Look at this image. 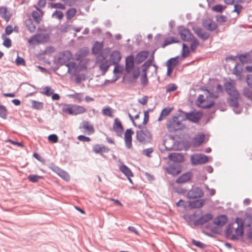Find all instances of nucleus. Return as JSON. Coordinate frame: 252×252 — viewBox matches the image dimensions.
<instances>
[{"label": "nucleus", "mask_w": 252, "mask_h": 252, "mask_svg": "<svg viewBox=\"0 0 252 252\" xmlns=\"http://www.w3.org/2000/svg\"><path fill=\"white\" fill-rule=\"evenodd\" d=\"M244 233V226L242 220L237 218L235 222L230 223L225 230V235L227 238L236 240L242 236Z\"/></svg>", "instance_id": "f257e3e1"}, {"label": "nucleus", "mask_w": 252, "mask_h": 252, "mask_svg": "<svg viewBox=\"0 0 252 252\" xmlns=\"http://www.w3.org/2000/svg\"><path fill=\"white\" fill-rule=\"evenodd\" d=\"M167 127L170 132L182 130L185 128V125L178 117H173L168 120Z\"/></svg>", "instance_id": "f03ea898"}, {"label": "nucleus", "mask_w": 252, "mask_h": 252, "mask_svg": "<svg viewBox=\"0 0 252 252\" xmlns=\"http://www.w3.org/2000/svg\"><path fill=\"white\" fill-rule=\"evenodd\" d=\"M65 65L67 67L68 72L74 75H77L81 71L86 70L87 68L86 66L82 63H80L78 65H76L75 63L70 62L66 63Z\"/></svg>", "instance_id": "7ed1b4c3"}, {"label": "nucleus", "mask_w": 252, "mask_h": 252, "mask_svg": "<svg viewBox=\"0 0 252 252\" xmlns=\"http://www.w3.org/2000/svg\"><path fill=\"white\" fill-rule=\"evenodd\" d=\"M106 56L103 53H101L97 57L96 61L97 63H99V67L100 70L102 72L103 74H104L108 70L110 64L108 61L106 60Z\"/></svg>", "instance_id": "20e7f679"}, {"label": "nucleus", "mask_w": 252, "mask_h": 252, "mask_svg": "<svg viewBox=\"0 0 252 252\" xmlns=\"http://www.w3.org/2000/svg\"><path fill=\"white\" fill-rule=\"evenodd\" d=\"M136 138L140 142L145 144L150 142L152 135L146 129L140 130L136 132Z\"/></svg>", "instance_id": "39448f33"}, {"label": "nucleus", "mask_w": 252, "mask_h": 252, "mask_svg": "<svg viewBox=\"0 0 252 252\" xmlns=\"http://www.w3.org/2000/svg\"><path fill=\"white\" fill-rule=\"evenodd\" d=\"M196 105L202 108H209L211 107L214 104V102L209 99L205 98L202 94H200L196 101Z\"/></svg>", "instance_id": "423d86ee"}, {"label": "nucleus", "mask_w": 252, "mask_h": 252, "mask_svg": "<svg viewBox=\"0 0 252 252\" xmlns=\"http://www.w3.org/2000/svg\"><path fill=\"white\" fill-rule=\"evenodd\" d=\"M236 83L234 81L226 82L224 85L225 89L230 96H238V92L235 88Z\"/></svg>", "instance_id": "0eeeda50"}, {"label": "nucleus", "mask_w": 252, "mask_h": 252, "mask_svg": "<svg viewBox=\"0 0 252 252\" xmlns=\"http://www.w3.org/2000/svg\"><path fill=\"white\" fill-rule=\"evenodd\" d=\"M133 134L134 131L131 129H127L124 133V140L127 149L132 147V135Z\"/></svg>", "instance_id": "6e6552de"}, {"label": "nucleus", "mask_w": 252, "mask_h": 252, "mask_svg": "<svg viewBox=\"0 0 252 252\" xmlns=\"http://www.w3.org/2000/svg\"><path fill=\"white\" fill-rule=\"evenodd\" d=\"M181 38L184 41H191L194 39L193 35L187 29H181L179 31Z\"/></svg>", "instance_id": "1a4fd4ad"}, {"label": "nucleus", "mask_w": 252, "mask_h": 252, "mask_svg": "<svg viewBox=\"0 0 252 252\" xmlns=\"http://www.w3.org/2000/svg\"><path fill=\"white\" fill-rule=\"evenodd\" d=\"M202 26L204 28L210 31H213L217 28V24L209 18H207L203 21Z\"/></svg>", "instance_id": "9d476101"}, {"label": "nucleus", "mask_w": 252, "mask_h": 252, "mask_svg": "<svg viewBox=\"0 0 252 252\" xmlns=\"http://www.w3.org/2000/svg\"><path fill=\"white\" fill-rule=\"evenodd\" d=\"M203 195V191L198 188L189 190L187 194L188 198L191 199L200 198L202 197Z\"/></svg>", "instance_id": "9b49d317"}, {"label": "nucleus", "mask_w": 252, "mask_h": 252, "mask_svg": "<svg viewBox=\"0 0 252 252\" xmlns=\"http://www.w3.org/2000/svg\"><path fill=\"white\" fill-rule=\"evenodd\" d=\"M191 161L194 164H204L208 162V157L205 155H197L192 156Z\"/></svg>", "instance_id": "f8f14e48"}, {"label": "nucleus", "mask_w": 252, "mask_h": 252, "mask_svg": "<svg viewBox=\"0 0 252 252\" xmlns=\"http://www.w3.org/2000/svg\"><path fill=\"white\" fill-rule=\"evenodd\" d=\"M212 219L213 216L212 214L210 213H207L202 215L198 219L195 220L193 223L195 225H202L212 220Z\"/></svg>", "instance_id": "ddd939ff"}, {"label": "nucleus", "mask_w": 252, "mask_h": 252, "mask_svg": "<svg viewBox=\"0 0 252 252\" xmlns=\"http://www.w3.org/2000/svg\"><path fill=\"white\" fill-rule=\"evenodd\" d=\"M113 128L118 136H121L122 135L124 131L123 126L121 121L117 118L114 120Z\"/></svg>", "instance_id": "4468645a"}, {"label": "nucleus", "mask_w": 252, "mask_h": 252, "mask_svg": "<svg viewBox=\"0 0 252 252\" xmlns=\"http://www.w3.org/2000/svg\"><path fill=\"white\" fill-rule=\"evenodd\" d=\"M121 59V55L120 52L118 51H113L110 55V63L114 65L118 64Z\"/></svg>", "instance_id": "2eb2a0df"}, {"label": "nucleus", "mask_w": 252, "mask_h": 252, "mask_svg": "<svg viewBox=\"0 0 252 252\" xmlns=\"http://www.w3.org/2000/svg\"><path fill=\"white\" fill-rule=\"evenodd\" d=\"M192 173L191 172H188L178 178L176 180V183L178 184H183L189 181L192 177Z\"/></svg>", "instance_id": "dca6fc26"}, {"label": "nucleus", "mask_w": 252, "mask_h": 252, "mask_svg": "<svg viewBox=\"0 0 252 252\" xmlns=\"http://www.w3.org/2000/svg\"><path fill=\"white\" fill-rule=\"evenodd\" d=\"M119 169L127 177L129 181L132 183V180L130 178L133 176V174L131 170L124 164H122L120 165Z\"/></svg>", "instance_id": "f3484780"}, {"label": "nucleus", "mask_w": 252, "mask_h": 252, "mask_svg": "<svg viewBox=\"0 0 252 252\" xmlns=\"http://www.w3.org/2000/svg\"><path fill=\"white\" fill-rule=\"evenodd\" d=\"M34 7L36 8V11H33L32 13V16L33 17L34 21L36 23H40L41 21V18L43 16V11L39 9L36 6H34Z\"/></svg>", "instance_id": "a211bd4d"}, {"label": "nucleus", "mask_w": 252, "mask_h": 252, "mask_svg": "<svg viewBox=\"0 0 252 252\" xmlns=\"http://www.w3.org/2000/svg\"><path fill=\"white\" fill-rule=\"evenodd\" d=\"M204 202L203 199L190 201L188 202V207L190 209L199 208L203 206Z\"/></svg>", "instance_id": "6ab92c4d"}, {"label": "nucleus", "mask_w": 252, "mask_h": 252, "mask_svg": "<svg viewBox=\"0 0 252 252\" xmlns=\"http://www.w3.org/2000/svg\"><path fill=\"white\" fill-rule=\"evenodd\" d=\"M134 58L132 56H128L126 60V69L127 72L130 73L133 69Z\"/></svg>", "instance_id": "aec40b11"}, {"label": "nucleus", "mask_w": 252, "mask_h": 252, "mask_svg": "<svg viewBox=\"0 0 252 252\" xmlns=\"http://www.w3.org/2000/svg\"><path fill=\"white\" fill-rule=\"evenodd\" d=\"M167 172L173 176H176L181 172V168L178 165H170L166 168Z\"/></svg>", "instance_id": "412c9836"}, {"label": "nucleus", "mask_w": 252, "mask_h": 252, "mask_svg": "<svg viewBox=\"0 0 252 252\" xmlns=\"http://www.w3.org/2000/svg\"><path fill=\"white\" fill-rule=\"evenodd\" d=\"M93 151L96 154H100L101 155H102L103 153L108 152L109 149L104 146L96 144L93 147Z\"/></svg>", "instance_id": "4be33fe9"}, {"label": "nucleus", "mask_w": 252, "mask_h": 252, "mask_svg": "<svg viewBox=\"0 0 252 252\" xmlns=\"http://www.w3.org/2000/svg\"><path fill=\"white\" fill-rule=\"evenodd\" d=\"M186 119L192 122H197L201 118V115L199 113H189L186 115Z\"/></svg>", "instance_id": "5701e85b"}, {"label": "nucleus", "mask_w": 252, "mask_h": 252, "mask_svg": "<svg viewBox=\"0 0 252 252\" xmlns=\"http://www.w3.org/2000/svg\"><path fill=\"white\" fill-rule=\"evenodd\" d=\"M205 140V135L204 134H198L195 135L192 139V145L195 146H200Z\"/></svg>", "instance_id": "b1692460"}, {"label": "nucleus", "mask_w": 252, "mask_h": 252, "mask_svg": "<svg viewBox=\"0 0 252 252\" xmlns=\"http://www.w3.org/2000/svg\"><path fill=\"white\" fill-rule=\"evenodd\" d=\"M227 221V218L225 215L218 216L214 220L215 224L219 226H223Z\"/></svg>", "instance_id": "393cba45"}, {"label": "nucleus", "mask_w": 252, "mask_h": 252, "mask_svg": "<svg viewBox=\"0 0 252 252\" xmlns=\"http://www.w3.org/2000/svg\"><path fill=\"white\" fill-rule=\"evenodd\" d=\"M103 46V42H95L92 48V53L94 55L99 54L101 51Z\"/></svg>", "instance_id": "a878e982"}, {"label": "nucleus", "mask_w": 252, "mask_h": 252, "mask_svg": "<svg viewBox=\"0 0 252 252\" xmlns=\"http://www.w3.org/2000/svg\"><path fill=\"white\" fill-rule=\"evenodd\" d=\"M170 160L177 162H183L184 160L183 156L179 153H172L168 156Z\"/></svg>", "instance_id": "bb28decb"}, {"label": "nucleus", "mask_w": 252, "mask_h": 252, "mask_svg": "<svg viewBox=\"0 0 252 252\" xmlns=\"http://www.w3.org/2000/svg\"><path fill=\"white\" fill-rule=\"evenodd\" d=\"M194 32L198 37L203 40H206L209 37V34L200 28H195L193 29Z\"/></svg>", "instance_id": "cd10ccee"}, {"label": "nucleus", "mask_w": 252, "mask_h": 252, "mask_svg": "<svg viewBox=\"0 0 252 252\" xmlns=\"http://www.w3.org/2000/svg\"><path fill=\"white\" fill-rule=\"evenodd\" d=\"M148 55L149 52L148 51H141L136 55L135 60L137 63H141L148 57Z\"/></svg>", "instance_id": "c85d7f7f"}, {"label": "nucleus", "mask_w": 252, "mask_h": 252, "mask_svg": "<svg viewBox=\"0 0 252 252\" xmlns=\"http://www.w3.org/2000/svg\"><path fill=\"white\" fill-rule=\"evenodd\" d=\"M209 96L213 98H217L220 93L223 92V87L220 85H218L216 87V91L213 92H211V90H207Z\"/></svg>", "instance_id": "c756f323"}, {"label": "nucleus", "mask_w": 252, "mask_h": 252, "mask_svg": "<svg viewBox=\"0 0 252 252\" xmlns=\"http://www.w3.org/2000/svg\"><path fill=\"white\" fill-rule=\"evenodd\" d=\"M82 127L86 130L88 134H92L94 132V129L93 126L91 125L88 122H83Z\"/></svg>", "instance_id": "7c9ffc66"}, {"label": "nucleus", "mask_w": 252, "mask_h": 252, "mask_svg": "<svg viewBox=\"0 0 252 252\" xmlns=\"http://www.w3.org/2000/svg\"><path fill=\"white\" fill-rule=\"evenodd\" d=\"M86 111V109L83 106L73 104V115H77L84 113Z\"/></svg>", "instance_id": "2f4dec72"}, {"label": "nucleus", "mask_w": 252, "mask_h": 252, "mask_svg": "<svg viewBox=\"0 0 252 252\" xmlns=\"http://www.w3.org/2000/svg\"><path fill=\"white\" fill-rule=\"evenodd\" d=\"M231 98H229L227 100L230 106L236 108L238 107V99L240 97V94L238 93V96H230Z\"/></svg>", "instance_id": "473e14b6"}, {"label": "nucleus", "mask_w": 252, "mask_h": 252, "mask_svg": "<svg viewBox=\"0 0 252 252\" xmlns=\"http://www.w3.org/2000/svg\"><path fill=\"white\" fill-rule=\"evenodd\" d=\"M72 58V55L70 51H65L62 54L60 60L65 63L70 61Z\"/></svg>", "instance_id": "72a5a7b5"}, {"label": "nucleus", "mask_w": 252, "mask_h": 252, "mask_svg": "<svg viewBox=\"0 0 252 252\" xmlns=\"http://www.w3.org/2000/svg\"><path fill=\"white\" fill-rule=\"evenodd\" d=\"M25 25L27 29L31 32H33L35 31L36 26L33 24L31 19H28L25 21Z\"/></svg>", "instance_id": "f704fd0d"}, {"label": "nucleus", "mask_w": 252, "mask_h": 252, "mask_svg": "<svg viewBox=\"0 0 252 252\" xmlns=\"http://www.w3.org/2000/svg\"><path fill=\"white\" fill-rule=\"evenodd\" d=\"M0 16L6 21H8L10 19L7 9L5 7H0Z\"/></svg>", "instance_id": "c9c22d12"}, {"label": "nucleus", "mask_w": 252, "mask_h": 252, "mask_svg": "<svg viewBox=\"0 0 252 252\" xmlns=\"http://www.w3.org/2000/svg\"><path fill=\"white\" fill-rule=\"evenodd\" d=\"M178 41H179L178 40L174 37L171 36V37H167L164 40V42L162 45V47L164 48L165 46H166L167 45H168L169 44H170L172 43H177V42H178Z\"/></svg>", "instance_id": "e433bc0d"}, {"label": "nucleus", "mask_w": 252, "mask_h": 252, "mask_svg": "<svg viewBox=\"0 0 252 252\" xmlns=\"http://www.w3.org/2000/svg\"><path fill=\"white\" fill-rule=\"evenodd\" d=\"M172 111V109L169 108H165L161 112L160 115L158 118V121H162L164 118L169 115Z\"/></svg>", "instance_id": "4c0bfd02"}, {"label": "nucleus", "mask_w": 252, "mask_h": 252, "mask_svg": "<svg viewBox=\"0 0 252 252\" xmlns=\"http://www.w3.org/2000/svg\"><path fill=\"white\" fill-rule=\"evenodd\" d=\"M62 111L65 113L73 115V104H64L63 106Z\"/></svg>", "instance_id": "58836bf2"}, {"label": "nucleus", "mask_w": 252, "mask_h": 252, "mask_svg": "<svg viewBox=\"0 0 252 252\" xmlns=\"http://www.w3.org/2000/svg\"><path fill=\"white\" fill-rule=\"evenodd\" d=\"M177 64V58L170 59V60H168L166 63L167 68H171L172 69H174Z\"/></svg>", "instance_id": "ea45409f"}, {"label": "nucleus", "mask_w": 252, "mask_h": 252, "mask_svg": "<svg viewBox=\"0 0 252 252\" xmlns=\"http://www.w3.org/2000/svg\"><path fill=\"white\" fill-rule=\"evenodd\" d=\"M54 90H53L51 87L46 86L42 89L41 93L47 96L51 95L54 93Z\"/></svg>", "instance_id": "a19ab883"}, {"label": "nucleus", "mask_w": 252, "mask_h": 252, "mask_svg": "<svg viewBox=\"0 0 252 252\" xmlns=\"http://www.w3.org/2000/svg\"><path fill=\"white\" fill-rule=\"evenodd\" d=\"M68 96L79 102H81L83 99V94L81 93L70 94L68 95Z\"/></svg>", "instance_id": "79ce46f5"}, {"label": "nucleus", "mask_w": 252, "mask_h": 252, "mask_svg": "<svg viewBox=\"0 0 252 252\" xmlns=\"http://www.w3.org/2000/svg\"><path fill=\"white\" fill-rule=\"evenodd\" d=\"M32 105L33 108L41 110L43 108L44 103L42 102L32 100Z\"/></svg>", "instance_id": "37998d69"}, {"label": "nucleus", "mask_w": 252, "mask_h": 252, "mask_svg": "<svg viewBox=\"0 0 252 252\" xmlns=\"http://www.w3.org/2000/svg\"><path fill=\"white\" fill-rule=\"evenodd\" d=\"M37 35L39 44L47 41L49 38L47 34H37Z\"/></svg>", "instance_id": "c03bdc74"}, {"label": "nucleus", "mask_w": 252, "mask_h": 252, "mask_svg": "<svg viewBox=\"0 0 252 252\" xmlns=\"http://www.w3.org/2000/svg\"><path fill=\"white\" fill-rule=\"evenodd\" d=\"M38 41L37 35L35 34L29 38L28 40V43L31 46H34L39 44V43H38Z\"/></svg>", "instance_id": "a18cd8bd"}, {"label": "nucleus", "mask_w": 252, "mask_h": 252, "mask_svg": "<svg viewBox=\"0 0 252 252\" xmlns=\"http://www.w3.org/2000/svg\"><path fill=\"white\" fill-rule=\"evenodd\" d=\"M58 172H57V174L63 179L66 181H68L69 180L70 177L69 174L67 172L63 170H62L60 169H58Z\"/></svg>", "instance_id": "49530a36"}, {"label": "nucleus", "mask_w": 252, "mask_h": 252, "mask_svg": "<svg viewBox=\"0 0 252 252\" xmlns=\"http://www.w3.org/2000/svg\"><path fill=\"white\" fill-rule=\"evenodd\" d=\"M143 74L141 75L140 77V80L142 86H145L147 85L148 81L147 77V72H146V69H143Z\"/></svg>", "instance_id": "de8ad7c7"}, {"label": "nucleus", "mask_w": 252, "mask_h": 252, "mask_svg": "<svg viewBox=\"0 0 252 252\" xmlns=\"http://www.w3.org/2000/svg\"><path fill=\"white\" fill-rule=\"evenodd\" d=\"M1 38L3 39V45L7 48H9L11 46V40L7 38L5 36V34H2Z\"/></svg>", "instance_id": "09e8293b"}, {"label": "nucleus", "mask_w": 252, "mask_h": 252, "mask_svg": "<svg viewBox=\"0 0 252 252\" xmlns=\"http://www.w3.org/2000/svg\"><path fill=\"white\" fill-rule=\"evenodd\" d=\"M189 47L185 44H183V49L182 52V56L184 58L189 56Z\"/></svg>", "instance_id": "8fccbe9b"}, {"label": "nucleus", "mask_w": 252, "mask_h": 252, "mask_svg": "<svg viewBox=\"0 0 252 252\" xmlns=\"http://www.w3.org/2000/svg\"><path fill=\"white\" fill-rule=\"evenodd\" d=\"M42 178V177L41 176L33 174L30 175L28 177L29 180L33 183L37 182L39 180V179Z\"/></svg>", "instance_id": "3c124183"}, {"label": "nucleus", "mask_w": 252, "mask_h": 252, "mask_svg": "<svg viewBox=\"0 0 252 252\" xmlns=\"http://www.w3.org/2000/svg\"><path fill=\"white\" fill-rule=\"evenodd\" d=\"M76 13V10L75 8H70L66 12V17L68 19L73 18Z\"/></svg>", "instance_id": "603ef678"}, {"label": "nucleus", "mask_w": 252, "mask_h": 252, "mask_svg": "<svg viewBox=\"0 0 252 252\" xmlns=\"http://www.w3.org/2000/svg\"><path fill=\"white\" fill-rule=\"evenodd\" d=\"M152 59L148 60L147 61L143 64V69H146V72H147L148 68L152 65L153 61L154 60V53L153 54V55L152 56Z\"/></svg>", "instance_id": "864d4df0"}, {"label": "nucleus", "mask_w": 252, "mask_h": 252, "mask_svg": "<svg viewBox=\"0 0 252 252\" xmlns=\"http://www.w3.org/2000/svg\"><path fill=\"white\" fill-rule=\"evenodd\" d=\"M102 114L103 115L105 116H107L110 117H112V109L110 107H107L104 108L102 111Z\"/></svg>", "instance_id": "5fc2aeb1"}, {"label": "nucleus", "mask_w": 252, "mask_h": 252, "mask_svg": "<svg viewBox=\"0 0 252 252\" xmlns=\"http://www.w3.org/2000/svg\"><path fill=\"white\" fill-rule=\"evenodd\" d=\"M177 89V86L175 84H170L166 87L167 93L174 92Z\"/></svg>", "instance_id": "6e6d98bb"}, {"label": "nucleus", "mask_w": 252, "mask_h": 252, "mask_svg": "<svg viewBox=\"0 0 252 252\" xmlns=\"http://www.w3.org/2000/svg\"><path fill=\"white\" fill-rule=\"evenodd\" d=\"M16 64L18 65L25 66L26 65V62L24 59L23 58L17 56V58L15 60Z\"/></svg>", "instance_id": "4d7b16f0"}, {"label": "nucleus", "mask_w": 252, "mask_h": 252, "mask_svg": "<svg viewBox=\"0 0 252 252\" xmlns=\"http://www.w3.org/2000/svg\"><path fill=\"white\" fill-rule=\"evenodd\" d=\"M243 94L248 98L252 100V91L247 88H244L243 90Z\"/></svg>", "instance_id": "13d9d810"}, {"label": "nucleus", "mask_w": 252, "mask_h": 252, "mask_svg": "<svg viewBox=\"0 0 252 252\" xmlns=\"http://www.w3.org/2000/svg\"><path fill=\"white\" fill-rule=\"evenodd\" d=\"M7 109L5 106L0 105V116L3 118H5L7 115Z\"/></svg>", "instance_id": "bf43d9fd"}, {"label": "nucleus", "mask_w": 252, "mask_h": 252, "mask_svg": "<svg viewBox=\"0 0 252 252\" xmlns=\"http://www.w3.org/2000/svg\"><path fill=\"white\" fill-rule=\"evenodd\" d=\"M225 8V6L221 5H216L212 7V10L217 12H221Z\"/></svg>", "instance_id": "052dcab7"}, {"label": "nucleus", "mask_w": 252, "mask_h": 252, "mask_svg": "<svg viewBox=\"0 0 252 252\" xmlns=\"http://www.w3.org/2000/svg\"><path fill=\"white\" fill-rule=\"evenodd\" d=\"M191 41L192 42L190 45V49L191 51H194L199 45V42L197 39L194 38Z\"/></svg>", "instance_id": "680f3d73"}, {"label": "nucleus", "mask_w": 252, "mask_h": 252, "mask_svg": "<svg viewBox=\"0 0 252 252\" xmlns=\"http://www.w3.org/2000/svg\"><path fill=\"white\" fill-rule=\"evenodd\" d=\"M13 30L14 29L12 26L8 25L5 29V33L2 34H5L6 36V35H9L12 33Z\"/></svg>", "instance_id": "e2e57ef3"}, {"label": "nucleus", "mask_w": 252, "mask_h": 252, "mask_svg": "<svg viewBox=\"0 0 252 252\" xmlns=\"http://www.w3.org/2000/svg\"><path fill=\"white\" fill-rule=\"evenodd\" d=\"M48 139L50 142L55 143L58 142V137L56 134H51L48 137Z\"/></svg>", "instance_id": "0e129e2a"}, {"label": "nucleus", "mask_w": 252, "mask_h": 252, "mask_svg": "<svg viewBox=\"0 0 252 252\" xmlns=\"http://www.w3.org/2000/svg\"><path fill=\"white\" fill-rule=\"evenodd\" d=\"M77 139L79 141L83 142H90L91 141L90 138L82 135L78 136Z\"/></svg>", "instance_id": "69168bd1"}, {"label": "nucleus", "mask_w": 252, "mask_h": 252, "mask_svg": "<svg viewBox=\"0 0 252 252\" xmlns=\"http://www.w3.org/2000/svg\"><path fill=\"white\" fill-rule=\"evenodd\" d=\"M176 206L178 207H183L185 209L187 208V205L185 201L180 199L178 202L176 203Z\"/></svg>", "instance_id": "338daca9"}, {"label": "nucleus", "mask_w": 252, "mask_h": 252, "mask_svg": "<svg viewBox=\"0 0 252 252\" xmlns=\"http://www.w3.org/2000/svg\"><path fill=\"white\" fill-rule=\"evenodd\" d=\"M247 83L249 87L252 88V75H247Z\"/></svg>", "instance_id": "774afa93"}]
</instances>
